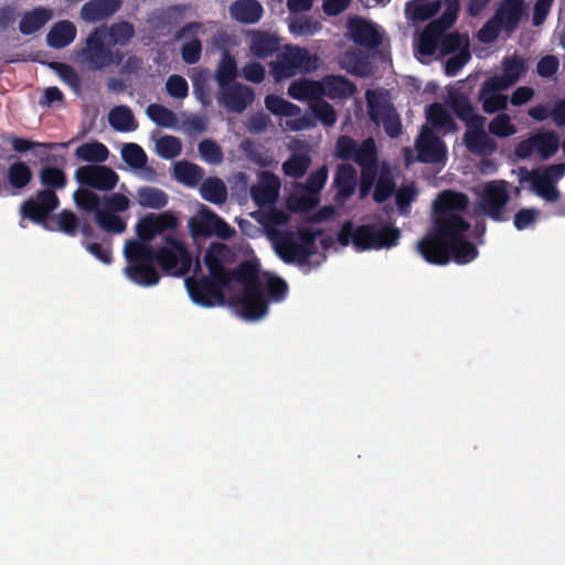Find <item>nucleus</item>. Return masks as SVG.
Listing matches in <instances>:
<instances>
[{"label":"nucleus","mask_w":565,"mask_h":565,"mask_svg":"<svg viewBox=\"0 0 565 565\" xmlns=\"http://www.w3.org/2000/svg\"><path fill=\"white\" fill-rule=\"evenodd\" d=\"M468 206L469 198L462 192L446 190L438 195L431 227L417 243V252L427 263L443 266L452 259L463 265L477 258L476 245L465 236L471 225L461 213Z\"/></svg>","instance_id":"nucleus-1"},{"label":"nucleus","mask_w":565,"mask_h":565,"mask_svg":"<svg viewBox=\"0 0 565 565\" xmlns=\"http://www.w3.org/2000/svg\"><path fill=\"white\" fill-rule=\"evenodd\" d=\"M178 218L171 212L149 213L136 225L138 239H129L125 244L124 255L128 263L126 276L135 284L143 287L154 286L160 275L154 267L151 242L157 235L178 227Z\"/></svg>","instance_id":"nucleus-2"},{"label":"nucleus","mask_w":565,"mask_h":565,"mask_svg":"<svg viewBox=\"0 0 565 565\" xmlns=\"http://www.w3.org/2000/svg\"><path fill=\"white\" fill-rule=\"evenodd\" d=\"M225 279L227 286L232 281H237L243 286V291L236 299L235 307L244 319L258 320L267 313L268 303L257 265L252 262H243L236 268L230 269Z\"/></svg>","instance_id":"nucleus-3"},{"label":"nucleus","mask_w":565,"mask_h":565,"mask_svg":"<svg viewBox=\"0 0 565 565\" xmlns=\"http://www.w3.org/2000/svg\"><path fill=\"white\" fill-rule=\"evenodd\" d=\"M163 245L159 247L152 246V256L154 263L171 276H183L188 274L193 264L192 254L173 233L163 236Z\"/></svg>","instance_id":"nucleus-4"},{"label":"nucleus","mask_w":565,"mask_h":565,"mask_svg":"<svg viewBox=\"0 0 565 565\" xmlns=\"http://www.w3.org/2000/svg\"><path fill=\"white\" fill-rule=\"evenodd\" d=\"M200 260L193 266V276L185 278V287L191 300L202 307L211 308L216 305H224V290L227 288L226 279L217 276H200Z\"/></svg>","instance_id":"nucleus-5"},{"label":"nucleus","mask_w":565,"mask_h":565,"mask_svg":"<svg viewBox=\"0 0 565 565\" xmlns=\"http://www.w3.org/2000/svg\"><path fill=\"white\" fill-rule=\"evenodd\" d=\"M318 58L305 47L287 46L276 61L270 63V71L276 81L290 78L298 73H310L318 67Z\"/></svg>","instance_id":"nucleus-6"},{"label":"nucleus","mask_w":565,"mask_h":565,"mask_svg":"<svg viewBox=\"0 0 565 565\" xmlns=\"http://www.w3.org/2000/svg\"><path fill=\"white\" fill-rule=\"evenodd\" d=\"M565 174L564 163H553L544 168L525 170L521 182H530L531 190L547 202H556L561 198L556 183Z\"/></svg>","instance_id":"nucleus-7"},{"label":"nucleus","mask_w":565,"mask_h":565,"mask_svg":"<svg viewBox=\"0 0 565 565\" xmlns=\"http://www.w3.org/2000/svg\"><path fill=\"white\" fill-rule=\"evenodd\" d=\"M446 9L443 14L429 22L420 34L419 52L424 55L435 53L443 34L457 21L460 11L459 0H444Z\"/></svg>","instance_id":"nucleus-8"},{"label":"nucleus","mask_w":565,"mask_h":565,"mask_svg":"<svg viewBox=\"0 0 565 565\" xmlns=\"http://www.w3.org/2000/svg\"><path fill=\"white\" fill-rule=\"evenodd\" d=\"M106 38L107 30L105 28L94 29L86 39L85 47L79 52L92 70H103L121 61V55L118 53L115 55L111 49L105 44Z\"/></svg>","instance_id":"nucleus-9"},{"label":"nucleus","mask_w":565,"mask_h":565,"mask_svg":"<svg viewBox=\"0 0 565 565\" xmlns=\"http://www.w3.org/2000/svg\"><path fill=\"white\" fill-rule=\"evenodd\" d=\"M510 201L507 181H490L484 184L478 202L481 213L495 222L507 220L505 211Z\"/></svg>","instance_id":"nucleus-10"},{"label":"nucleus","mask_w":565,"mask_h":565,"mask_svg":"<svg viewBox=\"0 0 565 565\" xmlns=\"http://www.w3.org/2000/svg\"><path fill=\"white\" fill-rule=\"evenodd\" d=\"M190 228L195 237L214 235L221 239H228L235 233L234 228L205 205H202L199 210L198 217L191 218Z\"/></svg>","instance_id":"nucleus-11"},{"label":"nucleus","mask_w":565,"mask_h":565,"mask_svg":"<svg viewBox=\"0 0 565 565\" xmlns=\"http://www.w3.org/2000/svg\"><path fill=\"white\" fill-rule=\"evenodd\" d=\"M60 205V200L55 192L50 190H40L34 199H28L21 204V214L33 223L41 224L47 230V220L50 214Z\"/></svg>","instance_id":"nucleus-12"},{"label":"nucleus","mask_w":565,"mask_h":565,"mask_svg":"<svg viewBox=\"0 0 565 565\" xmlns=\"http://www.w3.org/2000/svg\"><path fill=\"white\" fill-rule=\"evenodd\" d=\"M75 179L81 185L99 191H111L118 183V174L103 164L82 166L75 171Z\"/></svg>","instance_id":"nucleus-13"},{"label":"nucleus","mask_w":565,"mask_h":565,"mask_svg":"<svg viewBox=\"0 0 565 565\" xmlns=\"http://www.w3.org/2000/svg\"><path fill=\"white\" fill-rule=\"evenodd\" d=\"M417 160L422 163H440L447 158L445 142L428 126H423L415 143Z\"/></svg>","instance_id":"nucleus-14"},{"label":"nucleus","mask_w":565,"mask_h":565,"mask_svg":"<svg viewBox=\"0 0 565 565\" xmlns=\"http://www.w3.org/2000/svg\"><path fill=\"white\" fill-rule=\"evenodd\" d=\"M358 166L361 168L359 182V196L361 200L367 198L380 175L377 150H372L369 145L364 147L358 158Z\"/></svg>","instance_id":"nucleus-15"},{"label":"nucleus","mask_w":565,"mask_h":565,"mask_svg":"<svg viewBox=\"0 0 565 565\" xmlns=\"http://www.w3.org/2000/svg\"><path fill=\"white\" fill-rule=\"evenodd\" d=\"M509 87L503 85L498 77L490 76L481 85L478 99L486 114L503 111L508 108V96L503 92Z\"/></svg>","instance_id":"nucleus-16"},{"label":"nucleus","mask_w":565,"mask_h":565,"mask_svg":"<svg viewBox=\"0 0 565 565\" xmlns=\"http://www.w3.org/2000/svg\"><path fill=\"white\" fill-rule=\"evenodd\" d=\"M486 118H475V122L467 125L463 143L469 152L478 156H489L497 149L495 141L484 131Z\"/></svg>","instance_id":"nucleus-17"},{"label":"nucleus","mask_w":565,"mask_h":565,"mask_svg":"<svg viewBox=\"0 0 565 565\" xmlns=\"http://www.w3.org/2000/svg\"><path fill=\"white\" fill-rule=\"evenodd\" d=\"M348 30L352 41L362 47L373 50L382 43V34L377 26L362 17L351 18L348 22Z\"/></svg>","instance_id":"nucleus-18"},{"label":"nucleus","mask_w":565,"mask_h":565,"mask_svg":"<svg viewBox=\"0 0 565 565\" xmlns=\"http://www.w3.org/2000/svg\"><path fill=\"white\" fill-rule=\"evenodd\" d=\"M202 28L203 24L201 22H189L174 33V39L177 41L192 38L190 41L184 42L180 49L181 57L186 64H195L201 58L203 46L201 40L196 35Z\"/></svg>","instance_id":"nucleus-19"},{"label":"nucleus","mask_w":565,"mask_h":565,"mask_svg":"<svg viewBox=\"0 0 565 565\" xmlns=\"http://www.w3.org/2000/svg\"><path fill=\"white\" fill-rule=\"evenodd\" d=\"M220 88L218 102L231 111L242 113L254 102V90L249 86L230 84Z\"/></svg>","instance_id":"nucleus-20"},{"label":"nucleus","mask_w":565,"mask_h":565,"mask_svg":"<svg viewBox=\"0 0 565 565\" xmlns=\"http://www.w3.org/2000/svg\"><path fill=\"white\" fill-rule=\"evenodd\" d=\"M371 235L372 232L369 224L354 226L352 221H347L338 233V242L342 246L352 244L360 252L370 250L376 248V245H372Z\"/></svg>","instance_id":"nucleus-21"},{"label":"nucleus","mask_w":565,"mask_h":565,"mask_svg":"<svg viewBox=\"0 0 565 565\" xmlns=\"http://www.w3.org/2000/svg\"><path fill=\"white\" fill-rule=\"evenodd\" d=\"M358 173L353 166L341 163L337 167L333 177V188L335 189L334 201L343 203L349 200L356 188Z\"/></svg>","instance_id":"nucleus-22"},{"label":"nucleus","mask_w":565,"mask_h":565,"mask_svg":"<svg viewBox=\"0 0 565 565\" xmlns=\"http://www.w3.org/2000/svg\"><path fill=\"white\" fill-rule=\"evenodd\" d=\"M276 253L287 264L307 263L309 253L300 247L296 233H282L275 244Z\"/></svg>","instance_id":"nucleus-23"},{"label":"nucleus","mask_w":565,"mask_h":565,"mask_svg":"<svg viewBox=\"0 0 565 565\" xmlns=\"http://www.w3.org/2000/svg\"><path fill=\"white\" fill-rule=\"evenodd\" d=\"M279 180L270 172H264L262 181L250 188L254 203L264 207L274 204L278 198Z\"/></svg>","instance_id":"nucleus-24"},{"label":"nucleus","mask_w":565,"mask_h":565,"mask_svg":"<svg viewBox=\"0 0 565 565\" xmlns=\"http://www.w3.org/2000/svg\"><path fill=\"white\" fill-rule=\"evenodd\" d=\"M121 0H89L81 9V18L95 23L114 15L121 7Z\"/></svg>","instance_id":"nucleus-25"},{"label":"nucleus","mask_w":565,"mask_h":565,"mask_svg":"<svg viewBox=\"0 0 565 565\" xmlns=\"http://www.w3.org/2000/svg\"><path fill=\"white\" fill-rule=\"evenodd\" d=\"M231 256V248L223 243H212L205 250L203 262L209 270V275L226 278L230 269L224 267V263Z\"/></svg>","instance_id":"nucleus-26"},{"label":"nucleus","mask_w":565,"mask_h":565,"mask_svg":"<svg viewBox=\"0 0 565 565\" xmlns=\"http://www.w3.org/2000/svg\"><path fill=\"white\" fill-rule=\"evenodd\" d=\"M232 19L244 24L257 23L264 13L258 0H236L228 8Z\"/></svg>","instance_id":"nucleus-27"},{"label":"nucleus","mask_w":565,"mask_h":565,"mask_svg":"<svg viewBox=\"0 0 565 565\" xmlns=\"http://www.w3.org/2000/svg\"><path fill=\"white\" fill-rule=\"evenodd\" d=\"M320 83L323 86V96L330 99H345L356 93L355 84L342 75H327Z\"/></svg>","instance_id":"nucleus-28"},{"label":"nucleus","mask_w":565,"mask_h":565,"mask_svg":"<svg viewBox=\"0 0 565 565\" xmlns=\"http://www.w3.org/2000/svg\"><path fill=\"white\" fill-rule=\"evenodd\" d=\"M366 145H369L372 150H377L375 140L371 137L364 139L359 145L352 137L342 135L335 142V156L342 161L352 160L358 164V158Z\"/></svg>","instance_id":"nucleus-29"},{"label":"nucleus","mask_w":565,"mask_h":565,"mask_svg":"<svg viewBox=\"0 0 565 565\" xmlns=\"http://www.w3.org/2000/svg\"><path fill=\"white\" fill-rule=\"evenodd\" d=\"M287 93L296 100H311L313 103L323 97V86L320 81L299 78L290 83Z\"/></svg>","instance_id":"nucleus-30"},{"label":"nucleus","mask_w":565,"mask_h":565,"mask_svg":"<svg viewBox=\"0 0 565 565\" xmlns=\"http://www.w3.org/2000/svg\"><path fill=\"white\" fill-rule=\"evenodd\" d=\"M524 11L522 0H503L495 13L498 24L508 31H513L519 25Z\"/></svg>","instance_id":"nucleus-31"},{"label":"nucleus","mask_w":565,"mask_h":565,"mask_svg":"<svg viewBox=\"0 0 565 565\" xmlns=\"http://www.w3.org/2000/svg\"><path fill=\"white\" fill-rule=\"evenodd\" d=\"M371 226V242L376 245L375 250L391 248L397 245L401 237V231L385 222L369 224Z\"/></svg>","instance_id":"nucleus-32"},{"label":"nucleus","mask_w":565,"mask_h":565,"mask_svg":"<svg viewBox=\"0 0 565 565\" xmlns=\"http://www.w3.org/2000/svg\"><path fill=\"white\" fill-rule=\"evenodd\" d=\"M526 70L525 60L514 54L503 58L502 74L493 75V77H498L503 85L510 88L526 73Z\"/></svg>","instance_id":"nucleus-33"},{"label":"nucleus","mask_w":565,"mask_h":565,"mask_svg":"<svg viewBox=\"0 0 565 565\" xmlns=\"http://www.w3.org/2000/svg\"><path fill=\"white\" fill-rule=\"evenodd\" d=\"M52 18L50 9L39 7L25 12L19 23V31L23 35H31L41 30Z\"/></svg>","instance_id":"nucleus-34"},{"label":"nucleus","mask_w":565,"mask_h":565,"mask_svg":"<svg viewBox=\"0 0 565 565\" xmlns=\"http://www.w3.org/2000/svg\"><path fill=\"white\" fill-rule=\"evenodd\" d=\"M76 36L75 25L67 20L55 23L46 35L49 46L63 49L70 45Z\"/></svg>","instance_id":"nucleus-35"},{"label":"nucleus","mask_w":565,"mask_h":565,"mask_svg":"<svg viewBox=\"0 0 565 565\" xmlns=\"http://www.w3.org/2000/svg\"><path fill=\"white\" fill-rule=\"evenodd\" d=\"M249 49L253 55L264 60L279 50V39L274 34L258 31L253 35Z\"/></svg>","instance_id":"nucleus-36"},{"label":"nucleus","mask_w":565,"mask_h":565,"mask_svg":"<svg viewBox=\"0 0 565 565\" xmlns=\"http://www.w3.org/2000/svg\"><path fill=\"white\" fill-rule=\"evenodd\" d=\"M373 200L377 204L386 202L396 191V183L387 164H382L380 175L373 186Z\"/></svg>","instance_id":"nucleus-37"},{"label":"nucleus","mask_w":565,"mask_h":565,"mask_svg":"<svg viewBox=\"0 0 565 565\" xmlns=\"http://www.w3.org/2000/svg\"><path fill=\"white\" fill-rule=\"evenodd\" d=\"M109 125L117 131H135L138 122L128 106H115L108 114Z\"/></svg>","instance_id":"nucleus-38"},{"label":"nucleus","mask_w":565,"mask_h":565,"mask_svg":"<svg viewBox=\"0 0 565 565\" xmlns=\"http://www.w3.org/2000/svg\"><path fill=\"white\" fill-rule=\"evenodd\" d=\"M33 173L31 168L21 160L11 163L7 170L6 179L14 190H21L30 184Z\"/></svg>","instance_id":"nucleus-39"},{"label":"nucleus","mask_w":565,"mask_h":565,"mask_svg":"<svg viewBox=\"0 0 565 565\" xmlns=\"http://www.w3.org/2000/svg\"><path fill=\"white\" fill-rule=\"evenodd\" d=\"M449 106L457 118L463 121L466 125L475 122V118H484L483 116L475 113V108L471 105L469 97L463 94H451Z\"/></svg>","instance_id":"nucleus-40"},{"label":"nucleus","mask_w":565,"mask_h":565,"mask_svg":"<svg viewBox=\"0 0 565 565\" xmlns=\"http://www.w3.org/2000/svg\"><path fill=\"white\" fill-rule=\"evenodd\" d=\"M173 172L174 178L188 186H195L204 178L203 168L189 161L177 162Z\"/></svg>","instance_id":"nucleus-41"},{"label":"nucleus","mask_w":565,"mask_h":565,"mask_svg":"<svg viewBox=\"0 0 565 565\" xmlns=\"http://www.w3.org/2000/svg\"><path fill=\"white\" fill-rule=\"evenodd\" d=\"M426 118L435 128L445 131H456L458 129L450 114L439 103H433L427 107Z\"/></svg>","instance_id":"nucleus-42"},{"label":"nucleus","mask_w":565,"mask_h":565,"mask_svg":"<svg viewBox=\"0 0 565 565\" xmlns=\"http://www.w3.org/2000/svg\"><path fill=\"white\" fill-rule=\"evenodd\" d=\"M108 148L98 141L83 143L75 150L77 159L90 163H103L108 159Z\"/></svg>","instance_id":"nucleus-43"},{"label":"nucleus","mask_w":565,"mask_h":565,"mask_svg":"<svg viewBox=\"0 0 565 565\" xmlns=\"http://www.w3.org/2000/svg\"><path fill=\"white\" fill-rule=\"evenodd\" d=\"M536 153L543 160L553 157L559 148V137L554 131H541L533 135Z\"/></svg>","instance_id":"nucleus-44"},{"label":"nucleus","mask_w":565,"mask_h":565,"mask_svg":"<svg viewBox=\"0 0 565 565\" xmlns=\"http://www.w3.org/2000/svg\"><path fill=\"white\" fill-rule=\"evenodd\" d=\"M137 200L142 207L154 210L164 207L169 202L167 193L153 186L139 188L137 191Z\"/></svg>","instance_id":"nucleus-45"},{"label":"nucleus","mask_w":565,"mask_h":565,"mask_svg":"<svg viewBox=\"0 0 565 565\" xmlns=\"http://www.w3.org/2000/svg\"><path fill=\"white\" fill-rule=\"evenodd\" d=\"M39 179L41 184L44 186L43 190H50L55 192L56 190H63L67 184V177L65 172L57 167L44 166L39 172Z\"/></svg>","instance_id":"nucleus-46"},{"label":"nucleus","mask_w":565,"mask_h":565,"mask_svg":"<svg viewBox=\"0 0 565 565\" xmlns=\"http://www.w3.org/2000/svg\"><path fill=\"white\" fill-rule=\"evenodd\" d=\"M441 4L440 0L425 3L412 1L407 2L405 11L413 21L424 22L435 17L441 9Z\"/></svg>","instance_id":"nucleus-47"},{"label":"nucleus","mask_w":565,"mask_h":565,"mask_svg":"<svg viewBox=\"0 0 565 565\" xmlns=\"http://www.w3.org/2000/svg\"><path fill=\"white\" fill-rule=\"evenodd\" d=\"M201 196L211 203L222 204L227 199V191L224 182L218 178H207L200 188Z\"/></svg>","instance_id":"nucleus-48"},{"label":"nucleus","mask_w":565,"mask_h":565,"mask_svg":"<svg viewBox=\"0 0 565 565\" xmlns=\"http://www.w3.org/2000/svg\"><path fill=\"white\" fill-rule=\"evenodd\" d=\"M265 106L276 116L297 117L301 114V108L298 105L275 94H269L265 97Z\"/></svg>","instance_id":"nucleus-49"},{"label":"nucleus","mask_w":565,"mask_h":565,"mask_svg":"<svg viewBox=\"0 0 565 565\" xmlns=\"http://www.w3.org/2000/svg\"><path fill=\"white\" fill-rule=\"evenodd\" d=\"M365 97L370 119L376 125H379L382 120L392 114V109L388 103L383 100V98L375 92L369 89L365 94Z\"/></svg>","instance_id":"nucleus-50"},{"label":"nucleus","mask_w":565,"mask_h":565,"mask_svg":"<svg viewBox=\"0 0 565 565\" xmlns=\"http://www.w3.org/2000/svg\"><path fill=\"white\" fill-rule=\"evenodd\" d=\"M237 75V64L235 58L224 52L215 72V79L220 87L233 84Z\"/></svg>","instance_id":"nucleus-51"},{"label":"nucleus","mask_w":565,"mask_h":565,"mask_svg":"<svg viewBox=\"0 0 565 565\" xmlns=\"http://www.w3.org/2000/svg\"><path fill=\"white\" fill-rule=\"evenodd\" d=\"M73 196L77 207L84 212L94 213L96 216L103 210V199L90 190L78 189Z\"/></svg>","instance_id":"nucleus-52"},{"label":"nucleus","mask_w":565,"mask_h":565,"mask_svg":"<svg viewBox=\"0 0 565 565\" xmlns=\"http://www.w3.org/2000/svg\"><path fill=\"white\" fill-rule=\"evenodd\" d=\"M310 110L315 119L326 127H332L338 119L334 107L322 97L310 104Z\"/></svg>","instance_id":"nucleus-53"},{"label":"nucleus","mask_w":565,"mask_h":565,"mask_svg":"<svg viewBox=\"0 0 565 565\" xmlns=\"http://www.w3.org/2000/svg\"><path fill=\"white\" fill-rule=\"evenodd\" d=\"M146 113L154 124L163 128L174 127L178 122L177 115L161 104H150Z\"/></svg>","instance_id":"nucleus-54"},{"label":"nucleus","mask_w":565,"mask_h":565,"mask_svg":"<svg viewBox=\"0 0 565 565\" xmlns=\"http://www.w3.org/2000/svg\"><path fill=\"white\" fill-rule=\"evenodd\" d=\"M311 159L306 153H295L282 163V171L286 175L299 179L305 175L310 167Z\"/></svg>","instance_id":"nucleus-55"},{"label":"nucleus","mask_w":565,"mask_h":565,"mask_svg":"<svg viewBox=\"0 0 565 565\" xmlns=\"http://www.w3.org/2000/svg\"><path fill=\"white\" fill-rule=\"evenodd\" d=\"M122 160L132 169H142L148 158L145 150L137 143H125L121 149Z\"/></svg>","instance_id":"nucleus-56"},{"label":"nucleus","mask_w":565,"mask_h":565,"mask_svg":"<svg viewBox=\"0 0 565 565\" xmlns=\"http://www.w3.org/2000/svg\"><path fill=\"white\" fill-rule=\"evenodd\" d=\"M199 154L209 164L217 166L223 162L224 154L220 145L213 139H203L198 146Z\"/></svg>","instance_id":"nucleus-57"},{"label":"nucleus","mask_w":565,"mask_h":565,"mask_svg":"<svg viewBox=\"0 0 565 565\" xmlns=\"http://www.w3.org/2000/svg\"><path fill=\"white\" fill-rule=\"evenodd\" d=\"M190 9V6L188 4H172L168 8L163 9L157 17H156V24L158 28H166L168 25H175L178 24L184 13Z\"/></svg>","instance_id":"nucleus-58"},{"label":"nucleus","mask_w":565,"mask_h":565,"mask_svg":"<svg viewBox=\"0 0 565 565\" xmlns=\"http://www.w3.org/2000/svg\"><path fill=\"white\" fill-rule=\"evenodd\" d=\"M96 223L100 228L108 233L120 234L126 231V222L115 213L102 210L95 217Z\"/></svg>","instance_id":"nucleus-59"},{"label":"nucleus","mask_w":565,"mask_h":565,"mask_svg":"<svg viewBox=\"0 0 565 565\" xmlns=\"http://www.w3.org/2000/svg\"><path fill=\"white\" fill-rule=\"evenodd\" d=\"M489 132L498 138H507L516 134V127L505 113L498 114L488 126Z\"/></svg>","instance_id":"nucleus-60"},{"label":"nucleus","mask_w":565,"mask_h":565,"mask_svg":"<svg viewBox=\"0 0 565 565\" xmlns=\"http://www.w3.org/2000/svg\"><path fill=\"white\" fill-rule=\"evenodd\" d=\"M394 195L397 211L402 215H407L411 212L412 202H414L417 196V189L412 182L409 184L402 185L399 189H396Z\"/></svg>","instance_id":"nucleus-61"},{"label":"nucleus","mask_w":565,"mask_h":565,"mask_svg":"<svg viewBox=\"0 0 565 565\" xmlns=\"http://www.w3.org/2000/svg\"><path fill=\"white\" fill-rule=\"evenodd\" d=\"M107 35L114 44L125 45L134 38L135 28L130 22L121 21L111 24Z\"/></svg>","instance_id":"nucleus-62"},{"label":"nucleus","mask_w":565,"mask_h":565,"mask_svg":"<svg viewBox=\"0 0 565 565\" xmlns=\"http://www.w3.org/2000/svg\"><path fill=\"white\" fill-rule=\"evenodd\" d=\"M341 65L349 73L356 76H366L370 72L365 58L355 52H347L341 60Z\"/></svg>","instance_id":"nucleus-63"},{"label":"nucleus","mask_w":565,"mask_h":565,"mask_svg":"<svg viewBox=\"0 0 565 565\" xmlns=\"http://www.w3.org/2000/svg\"><path fill=\"white\" fill-rule=\"evenodd\" d=\"M182 151V143L178 137L163 136L157 141V152L163 159H174Z\"/></svg>","instance_id":"nucleus-64"}]
</instances>
